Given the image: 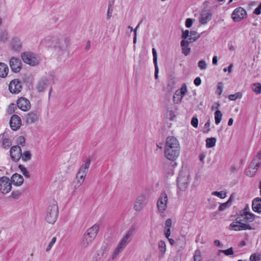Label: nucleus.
Listing matches in <instances>:
<instances>
[{
	"instance_id": "nucleus-58",
	"label": "nucleus",
	"mask_w": 261,
	"mask_h": 261,
	"mask_svg": "<svg viewBox=\"0 0 261 261\" xmlns=\"http://www.w3.org/2000/svg\"><path fill=\"white\" fill-rule=\"evenodd\" d=\"M172 225V220L171 219L169 218L166 220L165 222V228H169L170 229Z\"/></svg>"
},
{
	"instance_id": "nucleus-64",
	"label": "nucleus",
	"mask_w": 261,
	"mask_h": 261,
	"mask_svg": "<svg viewBox=\"0 0 261 261\" xmlns=\"http://www.w3.org/2000/svg\"><path fill=\"white\" fill-rule=\"evenodd\" d=\"M220 103L219 102H217L215 103L214 106H212V109L213 110L215 109H217L220 107Z\"/></svg>"
},
{
	"instance_id": "nucleus-29",
	"label": "nucleus",
	"mask_w": 261,
	"mask_h": 261,
	"mask_svg": "<svg viewBox=\"0 0 261 261\" xmlns=\"http://www.w3.org/2000/svg\"><path fill=\"white\" fill-rule=\"evenodd\" d=\"M152 55H153V61L154 65L155 67V73H154V77L155 79H158V73H159V67L158 66L157 63V53L154 48H153L152 49Z\"/></svg>"
},
{
	"instance_id": "nucleus-47",
	"label": "nucleus",
	"mask_w": 261,
	"mask_h": 261,
	"mask_svg": "<svg viewBox=\"0 0 261 261\" xmlns=\"http://www.w3.org/2000/svg\"><path fill=\"white\" fill-rule=\"evenodd\" d=\"M11 145V142L8 138H4L3 140V146L5 148L9 147Z\"/></svg>"
},
{
	"instance_id": "nucleus-40",
	"label": "nucleus",
	"mask_w": 261,
	"mask_h": 261,
	"mask_svg": "<svg viewBox=\"0 0 261 261\" xmlns=\"http://www.w3.org/2000/svg\"><path fill=\"white\" fill-rule=\"evenodd\" d=\"M242 97V93L241 92H237L234 94L229 95L228 98L230 100H235L237 99L241 98Z\"/></svg>"
},
{
	"instance_id": "nucleus-15",
	"label": "nucleus",
	"mask_w": 261,
	"mask_h": 261,
	"mask_svg": "<svg viewBox=\"0 0 261 261\" xmlns=\"http://www.w3.org/2000/svg\"><path fill=\"white\" fill-rule=\"evenodd\" d=\"M21 61L17 58L12 57L9 60V65L14 72H18L21 68Z\"/></svg>"
},
{
	"instance_id": "nucleus-28",
	"label": "nucleus",
	"mask_w": 261,
	"mask_h": 261,
	"mask_svg": "<svg viewBox=\"0 0 261 261\" xmlns=\"http://www.w3.org/2000/svg\"><path fill=\"white\" fill-rule=\"evenodd\" d=\"M252 210L255 212H261V198L257 197L253 199L252 203Z\"/></svg>"
},
{
	"instance_id": "nucleus-35",
	"label": "nucleus",
	"mask_w": 261,
	"mask_h": 261,
	"mask_svg": "<svg viewBox=\"0 0 261 261\" xmlns=\"http://www.w3.org/2000/svg\"><path fill=\"white\" fill-rule=\"evenodd\" d=\"M222 116L223 115H222V112L219 110H217L214 113V118H215V123L217 125H218L222 121Z\"/></svg>"
},
{
	"instance_id": "nucleus-32",
	"label": "nucleus",
	"mask_w": 261,
	"mask_h": 261,
	"mask_svg": "<svg viewBox=\"0 0 261 261\" xmlns=\"http://www.w3.org/2000/svg\"><path fill=\"white\" fill-rule=\"evenodd\" d=\"M158 248L159 253L161 256H163L166 251V245L164 241L161 240L158 242Z\"/></svg>"
},
{
	"instance_id": "nucleus-62",
	"label": "nucleus",
	"mask_w": 261,
	"mask_h": 261,
	"mask_svg": "<svg viewBox=\"0 0 261 261\" xmlns=\"http://www.w3.org/2000/svg\"><path fill=\"white\" fill-rule=\"evenodd\" d=\"M14 108L15 105L14 104H12V105L10 106L8 109V112L12 113L14 112Z\"/></svg>"
},
{
	"instance_id": "nucleus-6",
	"label": "nucleus",
	"mask_w": 261,
	"mask_h": 261,
	"mask_svg": "<svg viewBox=\"0 0 261 261\" xmlns=\"http://www.w3.org/2000/svg\"><path fill=\"white\" fill-rule=\"evenodd\" d=\"M191 181V176L188 171L182 170L177 178V185L178 191L185 192Z\"/></svg>"
},
{
	"instance_id": "nucleus-54",
	"label": "nucleus",
	"mask_w": 261,
	"mask_h": 261,
	"mask_svg": "<svg viewBox=\"0 0 261 261\" xmlns=\"http://www.w3.org/2000/svg\"><path fill=\"white\" fill-rule=\"evenodd\" d=\"M195 20L192 18H188L186 20V26L187 28H191Z\"/></svg>"
},
{
	"instance_id": "nucleus-10",
	"label": "nucleus",
	"mask_w": 261,
	"mask_h": 261,
	"mask_svg": "<svg viewBox=\"0 0 261 261\" xmlns=\"http://www.w3.org/2000/svg\"><path fill=\"white\" fill-rule=\"evenodd\" d=\"M12 190L10 179L5 176L0 178V193L3 195L9 193Z\"/></svg>"
},
{
	"instance_id": "nucleus-18",
	"label": "nucleus",
	"mask_w": 261,
	"mask_h": 261,
	"mask_svg": "<svg viewBox=\"0 0 261 261\" xmlns=\"http://www.w3.org/2000/svg\"><path fill=\"white\" fill-rule=\"evenodd\" d=\"M22 43L18 37H13L10 41V47L15 53L19 52L22 48Z\"/></svg>"
},
{
	"instance_id": "nucleus-9",
	"label": "nucleus",
	"mask_w": 261,
	"mask_h": 261,
	"mask_svg": "<svg viewBox=\"0 0 261 261\" xmlns=\"http://www.w3.org/2000/svg\"><path fill=\"white\" fill-rule=\"evenodd\" d=\"M245 220L238 217L229 226V229L233 231H241L250 228L249 226L245 223Z\"/></svg>"
},
{
	"instance_id": "nucleus-57",
	"label": "nucleus",
	"mask_w": 261,
	"mask_h": 261,
	"mask_svg": "<svg viewBox=\"0 0 261 261\" xmlns=\"http://www.w3.org/2000/svg\"><path fill=\"white\" fill-rule=\"evenodd\" d=\"M223 86L222 83H219L217 86V92L219 95H221L223 91Z\"/></svg>"
},
{
	"instance_id": "nucleus-56",
	"label": "nucleus",
	"mask_w": 261,
	"mask_h": 261,
	"mask_svg": "<svg viewBox=\"0 0 261 261\" xmlns=\"http://www.w3.org/2000/svg\"><path fill=\"white\" fill-rule=\"evenodd\" d=\"M210 123L209 121H208L205 123V124L204 125V127H203V133L207 134L210 132Z\"/></svg>"
},
{
	"instance_id": "nucleus-17",
	"label": "nucleus",
	"mask_w": 261,
	"mask_h": 261,
	"mask_svg": "<svg viewBox=\"0 0 261 261\" xmlns=\"http://www.w3.org/2000/svg\"><path fill=\"white\" fill-rule=\"evenodd\" d=\"M49 77L46 76L41 77L38 81L36 89L39 92L43 91L49 83Z\"/></svg>"
},
{
	"instance_id": "nucleus-2",
	"label": "nucleus",
	"mask_w": 261,
	"mask_h": 261,
	"mask_svg": "<svg viewBox=\"0 0 261 261\" xmlns=\"http://www.w3.org/2000/svg\"><path fill=\"white\" fill-rule=\"evenodd\" d=\"M180 144L177 139L173 136H169L166 139L164 156L170 161H175L179 156Z\"/></svg>"
},
{
	"instance_id": "nucleus-22",
	"label": "nucleus",
	"mask_w": 261,
	"mask_h": 261,
	"mask_svg": "<svg viewBox=\"0 0 261 261\" xmlns=\"http://www.w3.org/2000/svg\"><path fill=\"white\" fill-rule=\"evenodd\" d=\"M21 125V120L20 118L16 115H13L10 121V125L12 129L16 130L20 128Z\"/></svg>"
},
{
	"instance_id": "nucleus-7",
	"label": "nucleus",
	"mask_w": 261,
	"mask_h": 261,
	"mask_svg": "<svg viewBox=\"0 0 261 261\" xmlns=\"http://www.w3.org/2000/svg\"><path fill=\"white\" fill-rule=\"evenodd\" d=\"M23 62L31 66H36L39 64L40 58L39 56L31 51L23 52L21 54Z\"/></svg>"
},
{
	"instance_id": "nucleus-13",
	"label": "nucleus",
	"mask_w": 261,
	"mask_h": 261,
	"mask_svg": "<svg viewBox=\"0 0 261 261\" xmlns=\"http://www.w3.org/2000/svg\"><path fill=\"white\" fill-rule=\"evenodd\" d=\"M247 17L246 10L242 7H239L234 10L231 14V18L235 22H239Z\"/></svg>"
},
{
	"instance_id": "nucleus-12",
	"label": "nucleus",
	"mask_w": 261,
	"mask_h": 261,
	"mask_svg": "<svg viewBox=\"0 0 261 261\" xmlns=\"http://www.w3.org/2000/svg\"><path fill=\"white\" fill-rule=\"evenodd\" d=\"M168 196L165 192L161 194L157 201L158 211L160 213H163L167 208Z\"/></svg>"
},
{
	"instance_id": "nucleus-53",
	"label": "nucleus",
	"mask_w": 261,
	"mask_h": 261,
	"mask_svg": "<svg viewBox=\"0 0 261 261\" xmlns=\"http://www.w3.org/2000/svg\"><path fill=\"white\" fill-rule=\"evenodd\" d=\"M191 125L195 128H197L198 125V120L197 117H194L192 118Z\"/></svg>"
},
{
	"instance_id": "nucleus-31",
	"label": "nucleus",
	"mask_w": 261,
	"mask_h": 261,
	"mask_svg": "<svg viewBox=\"0 0 261 261\" xmlns=\"http://www.w3.org/2000/svg\"><path fill=\"white\" fill-rule=\"evenodd\" d=\"M107 247L108 246L107 244L102 245L100 248L97 251L96 254V257L99 259H100L101 257L105 256L107 252Z\"/></svg>"
},
{
	"instance_id": "nucleus-59",
	"label": "nucleus",
	"mask_w": 261,
	"mask_h": 261,
	"mask_svg": "<svg viewBox=\"0 0 261 261\" xmlns=\"http://www.w3.org/2000/svg\"><path fill=\"white\" fill-rule=\"evenodd\" d=\"M113 9L108 8L107 14V19H110L112 17Z\"/></svg>"
},
{
	"instance_id": "nucleus-34",
	"label": "nucleus",
	"mask_w": 261,
	"mask_h": 261,
	"mask_svg": "<svg viewBox=\"0 0 261 261\" xmlns=\"http://www.w3.org/2000/svg\"><path fill=\"white\" fill-rule=\"evenodd\" d=\"M217 140L214 137L207 138L205 140L206 147L208 148H212L215 146Z\"/></svg>"
},
{
	"instance_id": "nucleus-45",
	"label": "nucleus",
	"mask_w": 261,
	"mask_h": 261,
	"mask_svg": "<svg viewBox=\"0 0 261 261\" xmlns=\"http://www.w3.org/2000/svg\"><path fill=\"white\" fill-rule=\"evenodd\" d=\"M56 240H57V239H56V237H54L51 239L50 242L49 243V244H48V245H47V247L46 248V252H49L51 250L52 247L53 246V245L56 243Z\"/></svg>"
},
{
	"instance_id": "nucleus-16",
	"label": "nucleus",
	"mask_w": 261,
	"mask_h": 261,
	"mask_svg": "<svg viewBox=\"0 0 261 261\" xmlns=\"http://www.w3.org/2000/svg\"><path fill=\"white\" fill-rule=\"evenodd\" d=\"M21 83L18 80H14L10 82L9 89L11 93L17 94L21 91Z\"/></svg>"
},
{
	"instance_id": "nucleus-27",
	"label": "nucleus",
	"mask_w": 261,
	"mask_h": 261,
	"mask_svg": "<svg viewBox=\"0 0 261 261\" xmlns=\"http://www.w3.org/2000/svg\"><path fill=\"white\" fill-rule=\"evenodd\" d=\"M190 43L191 42L188 40H182L180 42L182 53L185 56H188L191 51V48L189 46Z\"/></svg>"
},
{
	"instance_id": "nucleus-61",
	"label": "nucleus",
	"mask_w": 261,
	"mask_h": 261,
	"mask_svg": "<svg viewBox=\"0 0 261 261\" xmlns=\"http://www.w3.org/2000/svg\"><path fill=\"white\" fill-rule=\"evenodd\" d=\"M201 79L199 77H197L194 80V84L197 86H199L201 84Z\"/></svg>"
},
{
	"instance_id": "nucleus-3",
	"label": "nucleus",
	"mask_w": 261,
	"mask_h": 261,
	"mask_svg": "<svg viewBox=\"0 0 261 261\" xmlns=\"http://www.w3.org/2000/svg\"><path fill=\"white\" fill-rule=\"evenodd\" d=\"M98 230L99 225L97 224H94L88 228L81 240V247L83 249H87L95 239Z\"/></svg>"
},
{
	"instance_id": "nucleus-51",
	"label": "nucleus",
	"mask_w": 261,
	"mask_h": 261,
	"mask_svg": "<svg viewBox=\"0 0 261 261\" xmlns=\"http://www.w3.org/2000/svg\"><path fill=\"white\" fill-rule=\"evenodd\" d=\"M190 32L188 30L182 31L181 34V38L183 39L182 40H186L190 37Z\"/></svg>"
},
{
	"instance_id": "nucleus-37",
	"label": "nucleus",
	"mask_w": 261,
	"mask_h": 261,
	"mask_svg": "<svg viewBox=\"0 0 261 261\" xmlns=\"http://www.w3.org/2000/svg\"><path fill=\"white\" fill-rule=\"evenodd\" d=\"M202 253L200 250L197 249L195 251L193 261H202Z\"/></svg>"
},
{
	"instance_id": "nucleus-8",
	"label": "nucleus",
	"mask_w": 261,
	"mask_h": 261,
	"mask_svg": "<svg viewBox=\"0 0 261 261\" xmlns=\"http://www.w3.org/2000/svg\"><path fill=\"white\" fill-rule=\"evenodd\" d=\"M260 163L261 155L258 153L246 169V175L249 177L253 176L256 174Z\"/></svg>"
},
{
	"instance_id": "nucleus-33",
	"label": "nucleus",
	"mask_w": 261,
	"mask_h": 261,
	"mask_svg": "<svg viewBox=\"0 0 261 261\" xmlns=\"http://www.w3.org/2000/svg\"><path fill=\"white\" fill-rule=\"evenodd\" d=\"M175 92L177 93V95H178L179 96L181 97V98L182 99L184 96L187 94L188 92L186 84H183L181 88L176 90Z\"/></svg>"
},
{
	"instance_id": "nucleus-38",
	"label": "nucleus",
	"mask_w": 261,
	"mask_h": 261,
	"mask_svg": "<svg viewBox=\"0 0 261 261\" xmlns=\"http://www.w3.org/2000/svg\"><path fill=\"white\" fill-rule=\"evenodd\" d=\"M251 89L256 94L261 93V85L258 83L253 84L251 85Z\"/></svg>"
},
{
	"instance_id": "nucleus-25",
	"label": "nucleus",
	"mask_w": 261,
	"mask_h": 261,
	"mask_svg": "<svg viewBox=\"0 0 261 261\" xmlns=\"http://www.w3.org/2000/svg\"><path fill=\"white\" fill-rule=\"evenodd\" d=\"M249 208L248 206H246V207L241 212V217L243 218L248 221H252L254 219V215L249 212Z\"/></svg>"
},
{
	"instance_id": "nucleus-5",
	"label": "nucleus",
	"mask_w": 261,
	"mask_h": 261,
	"mask_svg": "<svg viewBox=\"0 0 261 261\" xmlns=\"http://www.w3.org/2000/svg\"><path fill=\"white\" fill-rule=\"evenodd\" d=\"M89 166L90 162H88L83 164L80 168L76 174L75 179L72 182L73 188L74 190L79 189L84 183Z\"/></svg>"
},
{
	"instance_id": "nucleus-26",
	"label": "nucleus",
	"mask_w": 261,
	"mask_h": 261,
	"mask_svg": "<svg viewBox=\"0 0 261 261\" xmlns=\"http://www.w3.org/2000/svg\"><path fill=\"white\" fill-rule=\"evenodd\" d=\"M39 114L37 112H31L29 113L26 117V122L28 124H32L37 122L39 119Z\"/></svg>"
},
{
	"instance_id": "nucleus-30",
	"label": "nucleus",
	"mask_w": 261,
	"mask_h": 261,
	"mask_svg": "<svg viewBox=\"0 0 261 261\" xmlns=\"http://www.w3.org/2000/svg\"><path fill=\"white\" fill-rule=\"evenodd\" d=\"M8 72L9 68L8 66L4 63H0V77H6Z\"/></svg>"
},
{
	"instance_id": "nucleus-44",
	"label": "nucleus",
	"mask_w": 261,
	"mask_h": 261,
	"mask_svg": "<svg viewBox=\"0 0 261 261\" xmlns=\"http://www.w3.org/2000/svg\"><path fill=\"white\" fill-rule=\"evenodd\" d=\"M21 158L23 161H27L30 160V159L31 158V155L30 152L29 151H25L23 153V154L21 153Z\"/></svg>"
},
{
	"instance_id": "nucleus-36",
	"label": "nucleus",
	"mask_w": 261,
	"mask_h": 261,
	"mask_svg": "<svg viewBox=\"0 0 261 261\" xmlns=\"http://www.w3.org/2000/svg\"><path fill=\"white\" fill-rule=\"evenodd\" d=\"M200 36L197 34V33L195 31H191L190 34V37L187 39L190 42H192L197 40Z\"/></svg>"
},
{
	"instance_id": "nucleus-24",
	"label": "nucleus",
	"mask_w": 261,
	"mask_h": 261,
	"mask_svg": "<svg viewBox=\"0 0 261 261\" xmlns=\"http://www.w3.org/2000/svg\"><path fill=\"white\" fill-rule=\"evenodd\" d=\"M212 14L208 10H203L201 12L199 17V21L202 24H206L211 18Z\"/></svg>"
},
{
	"instance_id": "nucleus-60",
	"label": "nucleus",
	"mask_w": 261,
	"mask_h": 261,
	"mask_svg": "<svg viewBox=\"0 0 261 261\" xmlns=\"http://www.w3.org/2000/svg\"><path fill=\"white\" fill-rule=\"evenodd\" d=\"M170 233H171L170 229L165 228L164 234H165V237L167 238H169V237L170 236Z\"/></svg>"
},
{
	"instance_id": "nucleus-43",
	"label": "nucleus",
	"mask_w": 261,
	"mask_h": 261,
	"mask_svg": "<svg viewBox=\"0 0 261 261\" xmlns=\"http://www.w3.org/2000/svg\"><path fill=\"white\" fill-rule=\"evenodd\" d=\"M212 195L214 196H216L218 197H220V198H224L226 196V193L224 191H220V192H217V191H214L212 193Z\"/></svg>"
},
{
	"instance_id": "nucleus-21",
	"label": "nucleus",
	"mask_w": 261,
	"mask_h": 261,
	"mask_svg": "<svg viewBox=\"0 0 261 261\" xmlns=\"http://www.w3.org/2000/svg\"><path fill=\"white\" fill-rule=\"evenodd\" d=\"M10 155L12 159L15 161H18L21 156V150L19 146H14L10 149Z\"/></svg>"
},
{
	"instance_id": "nucleus-63",
	"label": "nucleus",
	"mask_w": 261,
	"mask_h": 261,
	"mask_svg": "<svg viewBox=\"0 0 261 261\" xmlns=\"http://www.w3.org/2000/svg\"><path fill=\"white\" fill-rule=\"evenodd\" d=\"M114 2L115 0H109L108 3V8L113 9V5Z\"/></svg>"
},
{
	"instance_id": "nucleus-52",
	"label": "nucleus",
	"mask_w": 261,
	"mask_h": 261,
	"mask_svg": "<svg viewBox=\"0 0 261 261\" xmlns=\"http://www.w3.org/2000/svg\"><path fill=\"white\" fill-rule=\"evenodd\" d=\"M21 195V192L19 191H13L10 196V198L13 199L17 198Z\"/></svg>"
},
{
	"instance_id": "nucleus-48",
	"label": "nucleus",
	"mask_w": 261,
	"mask_h": 261,
	"mask_svg": "<svg viewBox=\"0 0 261 261\" xmlns=\"http://www.w3.org/2000/svg\"><path fill=\"white\" fill-rule=\"evenodd\" d=\"M173 99L174 102L177 104L179 103L182 100V98H181V97L179 96V95H177V93L176 92L174 94Z\"/></svg>"
},
{
	"instance_id": "nucleus-1",
	"label": "nucleus",
	"mask_w": 261,
	"mask_h": 261,
	"mask_svg": "<svg viewBox=\"0 0 261 261\" xmlns=\"http://www.w3.org/2000/svg\"><path fill=\"white\" fill-rule=\"evenodd\" d=\"M70 39L67 37H55L51 39L49 48L60 60H65L69 56Z\"/></svg>"
},
{
	"instance_id": "nucleus-55",
	"label": "nucleus",
	"mask_w": 261,
	"mask_h": 261,
	"mask_svg": "<svg viewBox=\"0 0 261 261\" xmlns=\"http://www.w3.org/2000/svg\"><path fill=\"white\" fill-rule=\"evenodd\" d=\"M18 144L21 146H24L25 144V140L23 136H19L17 140Z\"/></svg>"
},
{
	"instance_id": "nucleus-14",
	"label": "nucleus",
	"mask_w": 261,
	"mask_h": 261,
	"mask_svg": "<svg viewBox=\"0 0 261 261\" xmlns=\"http://www.w3.org/2000/svg\"><path fill=\"white\" fill-rule=\"evenodd\" d=\"M137 230L135 226H131L129 229L126 231L124 235L121 239L120 241L123 243L126 246L130 242L131 238L134 236Z\"/></svg>"
},
{
	"instance_id": "nucleus-49",
	"label": "nucleus",
	"mask_w": 261,
	"mask_h": 261,
	"mask_svg": "<svg viewBox=\"0 0 261 261\" xmlns=\"http://www.w3.org/2000/svg\"><path fill=\"white\" fill-rule=\"evenodd\" d=\"M219 251L224 253L226 255H232L234 253L232 247L226 250H220Z\"/></svg>"
},
{
	"instance_id": "nucleus-42",
	"label": "nucleus",
	"mask_w": 261,
	"mask_h": 261,
	"mask_svg": "<svg viewBox=\"0 0 261 261\" xmlns=\"http://www.w3.org/2000/svg\"><path fill=\"white\" fill-rule=\"evenodd\" d=\"M230 203H231V201H230V199L227 202L222 203L220 205V206L219 207V211H223L226 210L230 205Z\"/></svg>"
},
{
	"instance_id": "nucleus-23",
	"label": "nucleus",
	"mask_w": 261,
	"mask_h": 261,
	"mask_svg": "<svg viewBox=\"0 0 261 261\" xmlns=\"http://www.w3.org/2000/svg\"><path fill=\"white\" fill-rule=\"evenodd\" d=\"M10 180L11 185L13 184L14 186L17 187L21 186L24 181L23 177L20 174L17 173L13 174Z\"/></svg>"
},
{
	"instance_id": "nucleus-50",
	"label": "nucleus",
	"mask_w": 261,
	"mask_h": 261,
	"mask_svg": "<svg viewBox=\"0 0 261 261\" xmlns=\"http://www.w3.org/2000/svg\"><path fill=\"white\" fill-rule=\"evenodd\" d=\"M198 66L202 70H205L207 68L206 63L203 60L199 61L198 63Z\"/></svg>"
},
{
	"instance_id": "nucleus-11",
	"label": "nucleus",
	"mask_w": 261,
	"mask_h": 261,
	"mask_svg": "<svg viewBox=\"0 0 261 261\" xmlns=\"http://www.w3.org/2000/svg\"><path fill=\"white\" fill-rule=\"evenodd\" d=\"M147 203V197L145 194H141L136 198L134 208L137 212L141 211Z\"/></svg>"
},
{
	"instance_id": "nucleus-46",
	"label": "nucleus",
	"mask_w": 261,
	"mask_h": 261,
	"mask_svg": "<svg viewBox=\"0 0 261 261\" xmlns=\"http://www.w3.org/2000/svg\"><path fill=\"white\" fill-rule=\"evenodd\" d=\"M260 13H261V3L254 10V11L253 12V18L256 19L255 15H258Z\"/></svg>"
},
{
	"instance_id": "nucleus-41",
	"label": "nucleus",
	"mask_w": 261,
	"mask_h": 261,
	"mask_svg": "<svg viewBox=\"0 0 261 261\" xmlns=\"http://www.w3.org/2000/svg\"><path fill=\"white\" fill-rule=\"evenodd\" d=\"M261 259V255L259 253H255L252 254L250 257V261H260Z\"/></svg>"
},
{
	"instance_id": "nucleus-4",
	"label": "nucleus",
	"mask_w": 261,
	"mask_h": 261,
	"mask_svg": "<svg viewBox=\"0 0 261 261\" xmlns=\"http://www.w3.org/2000/svg\"><path fill=\"white\" fill-rule=\"evenodd\" d=\"M59 216V209L57 202L55 200L50 201L48 206L45 215V221L49 224H54Z\"/></svg>"
},
{
	"instance_id": "nucleus-39",
	"label": "nucleus",
	"mask_w": 261,
	"mask_h": 261,
	"mask_svg": "<svg viewBox=\"0 0 261 261\" xmlns=\"http://www.w3.org/2000/svg\"><path fill=\"white\" fill-rule=\"evenodd\" d=\"M19 169L21 171V173L23 175L27 178H30V175L29 172L28 171L27 169L21 165H19L18 166Z\"/></svg>"
},
{
	"instance_id": "nucleus-20",
	"label": "nucleus",
	"mask_w": 261,
	"mask_h": 261,
	"mask_svg": "<svg viewBox=\"0 0 261 261\" xmlns=\"http://www.w3.org/2000/svg\"><path fill=\"white\" fill-rule=\"evenodd\" d=\"M126 246L123 243L119 241L117 246L112 251L110 255V258L111 260H114L117 258L119 254L122 251Z\"/></svg>"
},
{
	"instance_id": "nucleus-19",
	"label": "nucleus",
	"mask_w": 261,
	"mask_h": 261,
	"mask_svg": "<svg viewBox=\"0 0 261 261\" xmlns=\"http://www.w3.org/2000/svg\"><path fill=\"white\" fill-rule=\"evenodd\" d=\"M17 105L18 107L23 111H29L31 109L30 101L24 97H20L17 100Z\"/></svg>"
}]
</instances>
